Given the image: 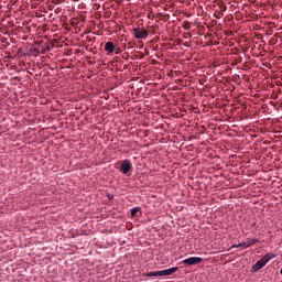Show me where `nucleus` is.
<instances>
[{"label":"nucleus","mask_w":282,"mask_h":282,"mask_svg":"<svg viewBox=\"0 0 282 282\" xmlns=\"http://www.w3.org/2000/svg\"><path fill=\"white\" fill-rule=\"evenodd\" d=\"M236 248H243L246 250V248H249V246H248V242H241L237 245Z\"/></svg>","instance_id":"obj_11"},{"label":"nucleus","mask_w":282,"mask_h":282,"mask_svg":"<svg viewBox=\"0 0 282 282\" xmlns=\"http://www.w3.org/2000/svg\"><path fill=\"white\" fill-rule=\"evenodd\" d=\"M104 50L108 53V55H111V53L116 50V45L113 42H107L104 46Z\"/></svg>","instance_id":"obj_6"},{"label":"nucleus","mask_w":282,"mask_h":282,"mask_svg":"<svg viewBox=\"0 0 282 282\" xmlns=\"http://www.w3.org/2000/svg\"><path fill=\"white\" fill-rule=\"evenodd\" d=\"M204 259L200 257H191L185 260H183L184 265H197L198 263H202Z\"/></svg>","instance_id":"obj_4"},{"label":"nucleus","mask_w":282,"mask_h":282,"mask_svg":"<svg viewBox=\"0 0 282 282\" xmlns=\"http://www.w3.org/2000/svg\"><path fill=\"white\" fill-rule=\"evenodd\" d=\"M274 257H276V254L274 253H267L264 257H262L260 260H258L252 270L253 272H259V270H261L262 268H265V265H268V263L270 262L271 259H274Z\"/></svg>","instance_id":"obj_1"},{"label":"nucleus","mask_w":282,"mask_h":282,"mask_svg":"<svg viewBox=\"0 0 282 282\" xmlns=\"http://www.w3.org/2000/svg\"><path fill=\"white\" fill-rule=\"evenodd\" d=\"M132 32H133L134 39H138V40L147 39L149 36V31H147L143 28H134Z\"/></svg>","instance_id":"obj_2"},{"label":"nucleus","mask_w":282,"mask_h":282,"mask_svg":"<svg viewBox=\"0 0 282 282\" xmlns=\"http://www.w3.org/2000/svg\"><path fill=\"white\" fill-rule=\"evenodd\" d=\"M224 11L226 10V7H224V9H223Z\"/></svg>","instance_id":"obj_14"},{"label":"nucleus","mask_w":282,"mask_h":282,"mask_svg":"<svg viewBox=\"0 0 282 282\" xmlns=\"http://www.w3.org/2000/svg\"><path fill=\"white\" fill-rule=\"evenodd\" d=\"M109 199H113V196H110Z\"/></svg>","instance_id":"obj_12"},{"label":"nucleus","mask_w":282,"mask_h":282,"mask_svg":"<svg viewBox=\"0 0 282 282\" xmlns=\"http://www.w3.org/2000/svg\"><path fill=\"white\" fill-rule=\"evenodd\" d=\"M254 243H259V239L254 238V239L247 241V246H249V248H250V246H254Z\"/></svg>","instance_id":"obj_9"},{"label":"nucleus","mask_w":282,"mask_h":282,"mask_svg":"<svg viewBox=\"0 0 282 282\" xmlns=\"http://www.w3.org/2000/svg\"><path fill=\"white\" fill-rule=\"evenodd\" d=\"M143 276H160V271H151V272L144 273Z\"/></svg>","instance_id":"obj_7"},{"label":"nucleus","mask_w":282,"mask_h":282,"mask_svg":"<svg viewBox=\"0 0 282 282\" xmlns=\"http://www.w3.org/2000/svg\"><path fill=\"white\" fill-rule=\"evenodd\" d=\"M177 270H180V268H177V267L162 270V271H160V276H171V274H175V272H177Z\"/></svg>","instance_id":"obj_5"},{"label":"nucleus","mask_w":282,"mask_h":282,"mask_svg":"<svg viewBox=\"0 0 282 282\" xmlns=\"http://www.w3.org/2000/svg\"><path fill=\"white\" fill-rule=\"evenodd\" d=\"M131 169H132L131 161H129V160L121 161L119 171L121 173H123V175H127V173H129V171H131Z\"/></svg>","instance_id":"obj_3"},{"label":"nucleus","mask_w":282,"mask_h":282,"mask_svg":"<svg viewBox=\"0 0 282 282\" xmlns=\"http://www.w3.org/2000/svg\"><path fill=\"white\" fill-rule=\"evenodd\" d=\"M182 28H184L185 30H191V22L184 21V22L182 23Z\"/></svg>","instance_id":"obj_10"},{"label":"nucleus","mask_w":282,"mask_h":282,"mask_svg":"<svg viewBox=\"0 0 282 282\" xmlns=\"http://www.w3.org/2000/svg\"><path fill=\"white\" fill-rule=\"evenodd\" d=\"M138 213H140V207H133L131 209V217H135V215H138Z\"/></svg>","instance_id":"obj_8"},{"label":"nucleus","mask_w":282,"mask_h":282,"mask_svg":"<svg viewBox=\"0 0 282 282\" xmlns=\"http://www.w3.org/2000/svg\"><path fill=\"white\" fill-rule=\"evenodd\" d=\"M109 199H113V196H110Z\"/></svg>","instance_id":"obj_13"}]
</instances>
